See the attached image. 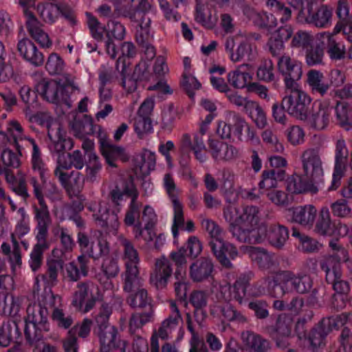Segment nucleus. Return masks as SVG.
<instances>
[{
	"label": "nucleus",
	"mask_w": 352,
	"mask_h": 352,
	"mask_svg": "<svg viewBox=\"0 0 352 352\" xmlns=\"http://www.w3.org/2000/svg\"><path fill=\"white\" fill-rule=\"evenodd\" d=\"M224 217L230 226L233 236L241 242L256 243L268 241L276 247H281L288 238L287 230L279 225L259 224V212L255 206L238 209L228 206Z\"/></svg>",
	"instance_id": "nucleus-1"
},
{
	"label": "nucleus",
	"mask_w": 352,
	"mask_h": 352,
	"mask_svg": "<svg viewBox=\"0 0 352 352\" xmlns=\"http://www.w3.org/2000/svg\"><path fill=\"white\" fill-rule=\"evenodd\" d=\"M119 243L123 246L124 252L126 272L124 289L125 292L131 293L128 302L134 307H144L148 302V298L146 291L140 287L138 267L140 260L138 252L131 242L124 237L120 236Z\"/></svg>",
	"instance_id": "nucleus-2"
},
{
	"label": "nucleus",
	"mask_w": 352,
	"mask_h": 352,
	"mask_svg": "<svg viewBox=\"0 0 352 352\" xmlns=\"http://www.w3.org/2000/svg\"><path fill=\"white\" fill-rule=\"evenodd\" d=\"M45 119L41 121V124L47 129V135L50 140L48 146L52 153L58 155L57 168L55 170L56 176L60 181H65L67 174L65 170L72 168L71 160L68 157L71 154L65 152L66 149H71L73 143L69 138L66 136L60 124L52 118L48 114H44Z\"/></svg>",
	"instance_id": "nucleus-3"
},
{
	"label": "nucleus",
	"mask_w": 352,
	"mask_h": 352,
	"mask_svg": "<svg viewBox=\"0 0 352 352\" xmlns=\"http://www.w3.org/2000/svg\"><path fill=\"white\" fill-rule=\"evenodd\" d=\"M41 302L30 305L27 309L25 334L28 341H35L43 338V333L50 330L48 311L45 307H56L61 303V298L53 294H47Z\"/></svg>",
	"instance_id": "nucleus-4"
},
{
	"label": "nucleus",
	"mask_w": 352,
	"mask_h": 352,
	"mask_svg": "<svg viewBox=\"0 0 352 352\" xmlns=\"http://www.w3.org/2000/svg\"><path fill=\"white\" fill-rule=\"evenodd\" d=\"M333 252L327 256L322 263V268L326 273L327 281L333 285L335 298L340 297L342 303L348 300L350 287L347 281L340 280V263L348 259L347 251L339 243L331 241L329 243Z\"/></svg>",
	"instance_id": "nucleus-5"
},
{
	"label": "nucleus",
	"mask_w": 352,
	"mask_h": 352,
	"mask_svg": "<svg viewBox=\"0 0 352 352\" xmlns=\"http://www.w3.org/2000/svg\"><path fill=\"white\" fill-rule=\"evenodd\" d=\"M217 134L222 139L231 140L235 142L256 143L258 138L250 124L235 113H228L226 120L218 122Z\"/></svg>",
	"instance_id": "nucleus-6"
},
{
	"label": "nucleus",
	"mask_w": 352,
	"mask_h": 352,
	"mask_svg": "<svg viewBox=\"0 0 352 352\" xmlns=\"http://www.w3.org/2000/svg\"><path fill=\"white\" fill-rule=\"evenodd\" d=\"M267 294L276 298L294 288L298 292L304 293L311 287L309 276L295 277L291 272H285L276 274L273 278H268L264 283Z\"/></svg>",
	"instance_id": "nucleus-7"
},
{
	"label": "nucleus",
	"mask_w": 352,
	"mask_h": 352,
	"mask_svg": "<svg viewBox=\"0 0 352 352\" xmlns=\"http://www.w3.org/2000/svg\"><path fill=\"white\" fill-rule=\"evenodd\" d=\"M201 226L211 237V248L217 258L223 266L230 267L231 263L227 256L231 258H236L238 255L236 248L232 244L225 243L222 240L221 229L214 221L208 219H203Z\"/></svg>",
	"instance_id": "nucleus-8"
},
{
	"label": "nucleus",
	"mask_w": 352,
	"mask_h": 352,
	"mask_svg": "<svg viewBox=\"0 0 352 352\" xmlns=\"http://www.w3.org/2000/svg\"><path fill=\"white\" fill-rule=\"evenodd\" d=\"M112 200L114 204L120 205L127 198H131L129 209L126 213L124 223L129 226L135 227V224L141 223L140 221V208L141 204L136 201L138 192L133 182L129 180L117 186L111 192Z\"/></svg>",
	"instance_id": "nucleus-9"
},
{
	"label": "nucleus",
	"mask_w": 352,
	"mask_h": 352,
	"mask_svg": "<svg viewBox=\"0 0 352 352\" xmlns=\"http://www.w3.org/2000/svg\"><path fill=\"white\" fill-rule=\"evenodd\" d=\"M290 92L282 100V105L285 111L294 118L305 121L309 115L311 97L298 85L289 88Z\"/></svg>",
	"instance_id": "nucleus-10"
},
{
	"label": "nucleus",
	"mask_w": 352,
	"mask_h": 352,
	"mask_svg": "<svg viewBox=\"0 0 352 352\" xmlns=\"http://www.w3.org/2000/svg\"><path fill=\"white\" fill-rule=\"evenodd\" d=\"M303 173L310 183L318 186V190L324 184V168L318 151L312 148L305 150L301 155Z\"/></svg>",
	"instance_id": "nucleus-11"
},
{
	"label": "nucleus",
	"mask_w": 352,
	"mask_h": 352,
	"mask_svg": "<svg viewBox=\"0 0 352 352\" xmlns=\"http://www.w3.org/2000/svg\"><path fill=\"white\" fill-rule=\"evenodd\" d=\"M102 297V294L94 283H80L78 285L77 290L73 295L72 305L78 311L85 314L89 311L96 302Z\"/></svg>",
	"instance_id": "nucleus-12"
},
{
	"label": "nucleus",
	"mask_w": 352,
	"mask_h": 352,
	"mask_svg": "<svg viewBox=\"0 0 352 352\" xmlns=\"http://www.w3.org/2000/svg\"><path fill=\"white\" fill-rule=\"evenodd\" d=\"M3 271V265L0 263V273ZM0 315L14 316L20 309V302L18 298L8 292L13 289L14 281L10 276L0 275Z\"/></svg>",
	"instance_id": "nucleus-13"
},
{
	"label": "nucleus",
	"mask_w": 352,
	"mask_h": 352,
	"mask_svg": "<svg viewBox=\"0 0 352 352\" xmlns=\"http://www.w3.org/2000/svg\"><path fill=\"white\" fill-rule=\"evenodd\" d=\"M278 69L284 78L287 88L298 85L296 81L302 76V64L300 61L292 58L288 55L280 56L277 63Z\"/></svg>",
	"instance_id": "nucleus-14"
},
{
	"label": "nucleus",
	"mask_w": 352,
	"mask_h": 352,
	"mask_svg": "<svg viewBox=\"0 0 352 352\" xmlns=\"http://www.w3.org/2000/svg\"><path fill=\"white\" fill-rule=\"evenodd\" d=\"M102 234L95 232L91 236L83 233L78 235V242L82 252L89 256L98 257L108 252V245L105 240L100 239Z\"/></svg>",
	"instance_id": "nucleus-15"
},
{
	"label": "nucleus",
	"mask_w": 352,
	"mask_h": 352,
	"mask_svg": "<svg viewBox=\"0 0 352 352\" xmlns=\"http://www.w3.org/2000/svg\"><path fill=\"white\" fill-rule=\"evenodd\" d=\"M348 150L344 140H338L336 144L335 164L332 174V180L329 190H336L344 176L348 158Z\"/></svg>",
	"instance_id": "nucleus-16"
},
{
	"label": "nucleus",
	"mask_w": 352,
	"mask_h": 352,
	"mask_svg": "<svg viewBox=\"0 0 352 352\" xmlns=\"http://www.w3.org/2000/svg\"><path fill=\"white\" fill-rule=\"evenodd\" d=\"M316 102L318 104V109L311 116H308L306 121L312 129L322 131L330 123L333 106L329 99L318 100Z\"/></svg>",
	"instance_id": "nucleus-17"
},
{
	"label": "nucleus",
	"mask_w": 352,
	"mask_h": 352,
	"mask_svg": "<svg viewBox=\"0 0 352 352\" xmlns=\"http://www.w3.org/2000/svg\"><path fill=\"white\" fill-rule=\"evenodd\" d=\"M333 9L327 5L321 6L316 12L304 10L298 14L297 19L300 23L312 24L318 28H327L331 24Z\"/></svg>",
	"instance_id": "nucleus-18"
},
{
	"label": "nucleus",
	"mask_w": 352,
	"mask_h": 352,
	"mask_svg": "<svg viewBox=\"0 0 352 352\" xmlns=\"http://www.w3.org/2000/svg\"><path fill=\"white\" fill-rule=\"evenodd\" d=\"M240 37H229L226 40L225 47L229 53L230 60L234 62H239L243 59L251 60L254 55L251 45L246 41H239Z\"/></svg>",
	"instance_id": "nucleus-19"
},
{
	"label": "nucleus",
	"mask_w": 352,
	"mask_h": 352,
	"mask_svg": "<svg viewBox=\"0 0 352 352\" xmlns=\"http://www.w3.org/2000/svg\"><path fill=\"white\" fill-rule=\"evenodd\" d=\"M31 183L34 187V192L37 197L41 208L36 209V217L38 221V226H37V233L36 236H38L40 234H43V238L46 239L47 233V224L50 222L49 219V212L46 208V206L44 204L43 201V195L46 194L44 188L40 186L35 179H32Z\"/></svg>",
	"instance_id": "nucleus-20"
},
{
	"label": "nucleus",
	"mask_w": 352,
	"mask_h": 352,
	"mask_svg": "<svg viewBox=\"0 0 352 352\" xmlns=\"http://www.w3.org/2000/svg\"><path fill=\"white\" fill-rule=\"evenodd\" d=\"M164 185L173 204L174 217L172 232L176 236L177 230L175 228L183 224V206L177 197V189L172 177L169 175H165Z\"/></svg>",
	"instance_id": "nucleus-21"
},
{
	"label": "nucleus",
	"mask_w": 352,
	"mask_h": 352,
	"mask_svg": "<svg viewBox=\"0 0 352 352\" xmlns=\"http://www.w3.org/2000/svg\"><path fill=\"white\" fill-rule=\"evenodd\" d=\"M253 76V67L249 64H243L230 71L227 76L228 81L235 89H248Z\"/></svg>",
	"instance_id": "nucleus-22"
},
{
	"label": "nucleus",
	"mask_w": 352,
	"mask_h": 352,
	"mask_svg": "<svg viewBox=\"0 0 352 352\" xmlns=\"http://www.w3.org/2000/svg\"><path fill=\"white\" fill-rule=\"evenodd\" d=\"M100 142L102 154L110 166L116 167L117 160L126 162L129 159V154L124 148L110 144L105 135H100Z\"/></svg>",
	"instance_id": "nucleus-23"
},
{
	"label": "nucleus",
	"mask_w": 352,
	"mask_h": 352,
	"mask_svg": "<svg viewBox=\"0 0 352 352\" xmlns=\"http://www.w3.org/2000/svg\"><path fill=\"white\" fill-rule=\"evenodd\" d=\"M17 50L20 56L30 64L35 67H39L43 64V54L30 39L20 40L17 44Z\"/></svg>",
	"instance_id": "nucleus-24"
},
{
	"label": "nucleus",
	"mask_w": 352,
	"mask_h": 352,
	"mask_svg": "<svg viewBox=\"0 0 352 352\" xmlns=\"http://www.w3.org/2000/svg\"><path fill=\"white\" fill-rule=\"evenodd\" d=\"M172 275V269L167 258L163 257L157 260L155 268L151 275V283L157 289L164 288Z\"/></svg>",
	"instance_id": "nucleus-25"
},
{
	"label": "nucleus",
	"mask_w": 352,
	"mask_h": 352,
	"mask_svg": "<svg viewBox=\"0 0 352 352\" xmlns=\"http://www.w3.org/2000/svg\"><path fill=\"white\" fill-rule=\"evenodd\" d=\"M316 212L315 207L307 205L288 209L286 216L303 226L309 227L315 221Z\"/></svg>",
	"instance_id": "nucleus-26"
},
{
	"label": "nucleus",
	"mask_w": 352,
	"mask_h": 352,
	"mask_svg": "<svg viewBox=\"0 0 352 352\" xmlns=\"http://www.w3.org/2000/svg\"><path fill=\"white\" fill-rule=\"evenodd\" d=\"M97 211L93 214L97 223L101 227H107L111 230L109 232H115L118 227L119 222L116 211L109 213V206L106 202H102L97 207Z\"/></svg>",
	"instance_id": "nucleus-27"
},
{
	"label": "nucleus",
	"mask_w": 352,
	"mask_h": 352,
	"mask_svg": "<svg viewBox=\"0 0 352 352\" xmlns=\"http://www.w3.org/2000/svg\"><path fill=\"white\" fill-rule=\"evenodd\" d=\"M209 146L211 155L217 162L230 161L238 154V151L234 146L225 142L211 140Z\"/></svg>",
	"instance_id": "nucleus-28"
},
{
	"label": "nucleus",
	"mask_w": 352,
	"mask_h": 352,
	"mask_svg": "<svg viewBox=\"0 0 352 352\" xmlns=\"http://www.w3.org/2000/svg\"><path fill=\"white\" fill-rule=\"evenodd\" d=\"M182 147L184 150L190 149L193 151L195 158L199 162H204L207 156L206 154V146L201 135L195 134L192 140L188 134L183 135L182 139Z\"/></svg>",
	"instance_id": "nucleus-29"
},
{
	"label": "nucleus",
	"mask_w": 352,
	"mask_h": 352,
	"mask_svg": "<svg viewBox=\"0 0 352 352\" xmlns=\"http://www.w3.org/2000/svg\"><path fill=\"white\" fill-rule=\"evenodd\" d=\"M65 87L56 80H43L37 86V90L43 98L51 102H58L63 96Z\"/></svg>",
	"instance_id": "nucleus-30"
},
{
	"label": "nucleus",
	"mask_w": 352,
	"mask_h": 352,
	"mask_svg": "<svg viewBox=\"0 0 352 352\" xmlns=\"http://www.w3.org/2000/svg\"><path fill=\"white\" fill-rule=\"evenodd\" d=\"M248 287V280L245 278H240L232 287L228 285L221 287V292L225 300L236 299L239 303H241L243 297L246 295Z\"/></svg>",
	"instance_id": "nucleus-31"
},
{
	"label": "nucleus",
	"mask_w": 352,
	"mask_h": 352,
	"mask_svg": "<svg viewBox=\"0 0 352 352\" xmlns=\"http://www.w3.org/2000/svg\"><path fill=\"white\" fill-rule=\"evenodd\" d=\"M286 183L287 190L291 193H316L318 191L317 185L310 183L309 180L307 182H304L298 175H293L288 177Z\"/></svg>",
	"instance_id": "nucleus-32"
},
{
	"label": "nucleus",
	"mask_w": 352,
	"mask_h": 352,
	"mask_svg": "<svg viewBox=\"0 0 352 352\" xmlns=\"http://www.w3.org/2000/svg\"><path fill=\"white\" fill-rule=\"evenodd\" d=\"M65 5L55 2L38 6L37 11L42 19L47 23H54L60 16L65 14Z\"/></svg>",
	"instance_id": "nucleus-33"
},
{
	"label": "nucleus",
	"mask_w": 352,
	"mask_h": 352,
	"mask_svg": "<svg viewBox=\"0 0 352 352\" xmlns=\"http://www.w3.org/2000/svg\"><path fill=\"white\" fill-rule=\"evenodd\" d=\"M116 334L117 331L113 326L104 324L100 327L99 339L102 352H109L119 346L116 344Z\"/></svg>",
	"instance_id": "nucleus-34"
},
{
	"label": "nucleus",
	"mask_w": 352,
	"mask_h": 352,
	"mask_svg": "<svg viewBox=\"0 0 352 352\" xmlns=\"http://www.w3.org/2000/svg\"><path fill=\"white\" fill-rule=\"evenodd\" d=\"M318 38L322 46L327 45V52L331 59H340L344 57V47L341 43L336 42L333 34L324 32L318 34Z\"/></svg>",
	"instance_id": "nucleus-35"
},
{
	"label": "nucleus",
	"mask_w": 352,
	"mask_h": 352,
	"mask_svg": "<svg viewBox=\"0 0 352 352\" xmlns=\"http://www.w3.org/2000/svg\"><path fill=\"white\" fill-rule=\"evenodd\" d=\"M212 272V264L209 259L197 260L190 267V278L197 282L207 279Z\"/></svg>",
	"instance_id": "nucleus-36"
},
{
	"label": "nucleus",
	"mask_w": 352,
	"mask_h": 352,
	"mask_svg": "<svg viewBox=\"0 0 352 352\" xmlns=\"http://www.w3.org/2000/svg\"><path fill=\"white\" fill-rule=\"evenodd\" d=\"M26 23L31 36L42 47L48 48L52 45L48 34L41 29L40 23L36 17L31 16L29 21H26Z\"/></svg>",
	"instance_id": "nucleus-37"
},
{
	"label": "nucleus",
	"mask_w": 352,
	"mask_h": 352,
	"mask_svg": "<svg viewBox=\"0 0 352 352\" xmlns=\"http://www.w3.org/2000/svg\"><path fill=\"white\" fill-rule=\"evenodd\" d=\"M70 197H78L84 186V177L79 172L65 174V181H60Z\"/></svg>",
	"instance_id": "nucleus-38"
},
{
	"label": "nucleus",
	"mask_w": 352,
	"mask_h": 352,
	"mask_svg": "<svg viewBox=\"0 0 352 352\" xmlns=\"http://www.w3.org/2000/svg\"><path fill=\"white\" fill-rule=\"evenodd\" d=\"M36 239L37 243L30 254L29 261L30 266L34 272L40 268L42 263L43 252L49 248V243L47 242L46 239L43 238L42 233L38 236H36Z\"/></svg>",
	"instance_id": "nucleus-39"
},
{
	"label": "nucleus",
	"mask_w": 352,
	"mask_h": 352,
	"mask_svg": "<svg viewBox=\"0 0 352 352\" xmlns=\"http://www.w3.org/2000/svg\"><path fill=\"white\" fill-rule=\"evenodd\" d=\"M20 332L14 322L3 323L0 327V346L6 347L12 342H18Z\"/></svg>",
	"instance_id": "nucleus-40"
},
{
	"label": "nucleus",
	"mask_w": 352,
	"mask_h": 352,
	"mask_svg": "<svg viewBox=\"0 0 352 352\" xmlns=\"http://www.w3.org/2000/svg\"><path fill=\"white\" fill-rule=\"evenodd\" d=\"M47 266L46 274L41 278L47 286H54L58 281V275L63 267V262L60 259L49 258L47 261Z\"/></svg>",
	"instance_id": "nucleus-41"
},
{
	"label": "nucleus",
	"mask_w": 352,
	"mask_h": 352,
	"mask_svg": "<svg viewBox=\"0 0 352 352\" xmlns=\"http://www.w3.org/2000/svg\"><path fill=\"white\" fill-rule=\"evenodd\" d=\"M245 113L258 128H264L267 124L265 113L257 102L251 100L248 102Z\"/></svg>",
	"instance_id": "nucleus-42"
},
{
	"label": "nucleus",
	"mask_w": 352,
	"mask_h": 352,
	"mask_svg": "<svg viewBox=\"0 0 352 352\" xmlns=\"http://www.w3.org/2000/svg\"><path fill=\"white\" fill-rule=\"evenodd\" d=\"M324 46L322 45L318 34L315 37L314 46L307 49L305 55L306 63L309 66H314L322 63L324 56Z\"/></svg>",
	"instance_id": "nucleus-43"
},
{
	"label": "nucleus",
	"mask_w": 352,
	"mask_h": 352,
	"mask_svg": "<svg viewBox=\"0 0 352 352\" xmlns=\"http://www.w3.org/2000/svg\"><path fill=\"white\" fill-rule=\"evenodd\" d=\"M240 251L241 253L248 255L253 261L257 263L262 267L267 266L271 262L270 256L259 248L243 246Z\"/></svg>",
	"instance_id": "nucleus-44"
},
{
	"label": "nucleus",
	"mask_w": 352,
	"mask_h": 352,
	"mask_svg": "<svg viewBox=\"0 0 352 352\" xmlns=\"http://www.w3.org/2000/svg\"><path fill=\"white\" fill-rule=\"evenodd\" d=\"M307 83L313 91H316L322 96L329 90V85L323 82L324 76L320 71L311 69L308 72Z\"/></svg>",
	"instance_id": "nucleus-45"
},
{
	"label": "nucleus",
	"mask_w": 352,
	"mask_h": 352,
	"mask_svg": "<svg viewBox=\"0 0 352 352\" xmlns=\"http://www.w3.org/2000/svg\"><path fill=\"white\" fill-rule=\"evenodd\" d=\"M242 339L246 347L255 352H264L269 349V342L259 336L246 332L242 334Z\"/></svg>",
	"instance_id": "nucleus-46"
},
{
	"label": "nucleus",
	"mask_w": 352,
	"mask_h": 352,
	"mask_svg": "<svg viewBox=\"0 0 352 352\" xmlns=\"http://www.w3.org/2000/svg\"><path fill=\"white\" fill-rule=\"evenodd\" d=\"M209 72L211 74L210 82L212 87L219 92L226 94L230 88L225 80L221 77L226 72V69L214 65L209 69Z\"/></svg>",
	"instance_id": "nucleus-47"
},
{
	"label": "nucleus",
	"mask_w": 352,
	"mask_h": 352,
	"mask_svg": "<svg viewBox=\"0 0 352 352\" xmlns=\"http://www.w3.org/2000/svg\"><path fill=\"white\" fill-rule=\"evenodd\" d=\"M285 172L274 170L265 171L263 173V179L259 183L261 194L265 193V190L275 188L277 186V181L284 178Z\"/></svg>",
	"instance_id": "nucleus-48"
},
{
	"label": "nucleus",
	"mask_w": 352,
	"mask_h": 352,
	"mask_svg": "<svg viewBox=\"0 0 352 352\" xmlns=\"http://www.w3.org/2000/svg\"><path fill=\"white\" fill-rule=\"evenodd\" d=\"M332 224L329 208H322L316 225L315 232L322 236H329L332 229Z\"/></svg>",
	"instance_id": "nucleus-49"
},
{
	"label": "nucleus",
	"mask_w": 352,
	"mask_h": 352,
	"mask_svg": "<svg viewBox=\"0 0 352 352\" xmlns=\"http://www.w3.org/2000/svg\"><path fill=\"white\" fill-rule=\"evenodd\" d=\"M171 309L173 314L175 315L174 318H170L165 320L158 331L159 337L162 338V339L167 338L168 333H170L173 329L177 327L179 322L181 320L180 315L175 303H171Z\"/></svg>",
	"instance_id": "nucleus-50"
},
{
	"label": "nucleus",
	"mask_w": 352,
	"mask_h": 352,
	"mask_svg": "<svg viewBox=\"0 0 352 352\" xmlns=\"http://www.w3.org/2000/svg\"><path fill=\"white\" fill-rule=\"evenodd\" d=\"M195 20L208 29L213 28L217 23V17L212 15L211 11L199 4L196 8Z\"/></svg>",
	"instance_id": "nucleus-51"
},
{
	"label": "nucleus",
	"mask_w": 352,
	"mask_h": 352,
	"mask_svg": "<svg viewBox=\"0 0 352 352\" xmlns=\"http://www.w3.org/2000/svg\"><path fill=\"white\" fill-rule=\"evenodd\" d=\"M7 131L12 138L13 146L19 152L21 148L19 142L23 140L27 141V138H29L24 134L23 127L19 122L16 120H10L8 122Z\"/></svg>",
	"instance_id": "nucleus-52"
},
{
	"label": "nucleus",
	"mask_w": 352,
	"mask_h": 352,
	"mask_svg": "<svg viewBox=\"0 0 352 352\" xmlns=\"http://www.w3.org/2000/svg\"><path fill=\"white\" fill-rule=\"evenodd\" d=\"M250 19L253 23L259 26L266 28H272L276 25V18L270 14L266 12H256L251 11L250 14Z\"/></svg>",
	"instance_id": "nucleus-53"
},
{
	"label": "nucleus",
	"mask_w": 352,
	"mask_h": 352,
	"mask_svg": "<svg viewBox=\"0 0 352 352\" xmlns=\"http://www.w3.org/2000/svg\"><path fill=\"white\" fill-rule=\"evenodd\" d=\"M155 166V155L148 150L143 151L141 155V162L138 166L139 172L142 175H148Z\"/></svg>",
	"instance_id": "nucleus-54"
},
{
	"label": "nucleus",
	"mask_w": 352,
	"mask_h": 352,
	"mask_svg": "<svg viewBox=\"0 0 352 352\" xmlns=\"http://www.w3.org/2000/svg\"><path fill=\"white\" fill-rule=\"evenodd\" d=\"M133 234L137 240L142 239L146 243H150L155 236V226L144 225L142 228L141 223L135 224L133 229Z\"/></svg>",
	"instance_id": "nucleus-55"
},
{
	"label": "nucleus",
	"mask_w": 352,
	"mask_h": 352,
	"mask_svg": "<svg viewBox=\"0 0 352 352\" xmlns=\"http://www.w3.org/2000/svg\"><path fill=\"white\" fill-rule=\"evenodd\" d=\"M93 128L92 122L88 119L76 120L72 124V130L74 135L80 138H83L86 135L93 133Z\"/></svg>",
	"instance_id": "nucleus-56"
},
{
	"label": "nucleus",
	"mask_w": 352,
	"mask_h": 352,
	"mask_svg": "<svg viewBox=\"0 0 352 352\" xmlns=\"http://www.w3.org/2000/svg\"><path fill=\"white\" fill-rule=\"evenodd\" d=\"M87 25L92 36L98 40L102 41L104 34L107 35V28L103 27L98 21L90 13H86Z\"/></svg>",
	"instance_id": "nucleus-57"
},
{
	"label": "nucleus",
	"mask_w": 352,
	"mask_h": 352,
	"mask_svg": "<svg viewBox=\"0 0 352 352\" xmlns=\"http://www.w3.org/2000/svg\"><path fill=\"white\" fill-rule=\"evenodd\" d=\"M45 67L50 74L56 75L64 71L65 64L58 54L52 53L47 58Z\"/></svg>",
	"instance_id": "nucleus-58"
},
{
	"label": "nucleus",
	"mask_w": 352,
	"mask_h": 352,
	"mask_svg": "<svg viewBox=\"0 0 352 352\" xmlns=\"http://www.w3.org/2000/svg\"><path fill=\"white\" fill-rule=\"evenodd\" d=\"M336 115L340 125L346 126L351 123L352 111L346 104L338 102L336 107Z\"/></svg>",
	"instance_id": "nucleus-59"
},
{
	"label": "nucleus",
	"mask_w": 352,
	"mask_h": 352,
	"mask_svg": "<svg viewBox=\"0 0 352 352\" xmlns=\"http://www.w3.org/2000/svg\"><path fill=\"white\" fill-rule=\"evenodd\" d=\"M256 76L259 80L270 82L274 80V64L270 59L265 60L258 67Z\"/></svg>",
	"instance_id": "nucleus-60"
},
{
	"label": "nucleus",
	"mask_w": 352,
	"mask_h": 352,
	"mask_svg": "<svg viewBox=\"0 0 352 352\" xmlns=\"http://www.w3.org/2000/svg\"><path fill=\"white\" fill-rule=\"evenodd\" d=\"M315 38L307 32L298 31L292 41V45L296 47L307 49L314 44Z\"/></svg>",
	"instance_id": "nucleus-61"
},
{
	"label": "nucleus",
	"mask_w": 352,
	"mask_h": 352,
	"mask_svg": "<svg viewBox=\"0 0 352 352\" xmlns=\"http://www.w3.org/2000/svg\"><path fill=\"white\" fill-rule=\"evenodd\" d=\"M135 21L140 28V36L147 38L149 35V28L151 25V19L142 11H136L134 14Z\"/></svg>",
	"instance_id": "nucleus-62"
},
{
	"label": "nucleus",
	"mask_w": 352,
	"mask_h": 352,
	"mask_svg": "<svg viewBox=\"0 0 352 352\" xmlns=\"http://www.w3.org/2000/svg\"><path fill=\"white\" fill-rule=\"evenodd\" d=\"M135 131L140 138L153 131L152 122L149 117L138 116L135 120Z\"/></svg>",
	"instance_id": "nucleus-63"
},
{
	"label": "nucleus",
	"mask_w": 352,
	"mask_h": 352,
	"mask_svg": "<svg viewBox=\"0 0 352 352\" xmlns=\"http://www.w3.org/2000/svg\"><path fill=\"white\" fill-rule=\"evenodd\" d=\"M267 6L271 8L277 15L280 16V20L282 22L287 21L290 19L292 12L290 9L285 7L282 3L277 0H267Z\"/></svg>",
	"instance_id": "nucleus-64"
}]
</instances>
